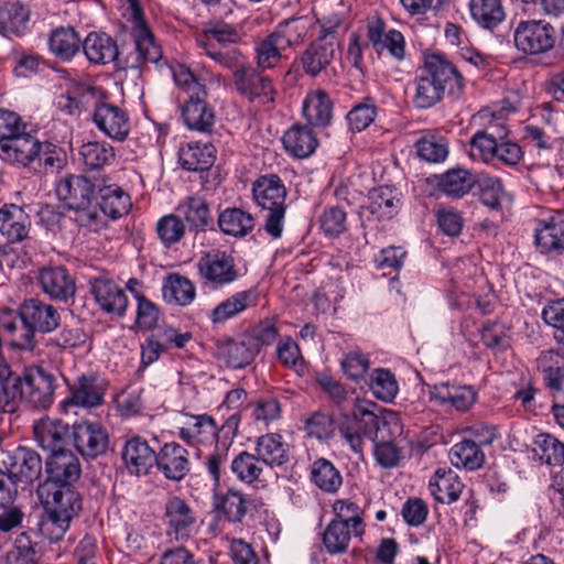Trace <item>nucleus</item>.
I'll return each instance as SVG.
<instances>
[{
    "mask_svg": "<svg viewBox=\"0 0 564 564\" xmlns=\"http://www.w3.org/2000/svg\"><path fill=\"white\" fill-rule=\"evenodd\" d=\"M367 40L362 45L359 43V36L352 33L349 39L348 55L352 61V66L362 70L361 52L371 46L378 55L384 51L397 61L405 57V41L402 33L395 29L386 30V22L382 19L369 21L367 24Z\"/></svg>",
    "mask_w": 564,
    "mask_h": 564,
    "instance_id": "nucleus-6",
    "label": "nucleus"
},
{
    "mask_svg": "<svg viewBox=\"0 0 564 564\" xmlns=\"http://www.w3.org/2000/svg\"><path fill=\"white\" fill-rule=\"evenodd\" d=\"M7 473L17 482H33L42 473V459L40 455L28 447L19 446L3 459Z\"/></svg>",
    "mask_w": 564,
    "mask_h": 564,
    "instance_id": "nucleus-15",
    "label": "nucleus"
},
{
    "mask_svg": "<svg viewBox=\"0 0 564 564\" xmlns=\"http://www.w3.org/2000/svg\"><path fill=\"white\" fill-rule=\"evenodd\" d=\"M19 313L34 332L51 333L58 327L61 321L58 311L39 299L24 301L19 307Z\"/></svg>",
    "mask_w": 564,
    "mask_h": 564,
    "instance_id": "nucleus-21",
    "label": "nucleus"
},
{
    "mask_svg": "<svg viewBox=\"0 0 564 564\" xmlns=\"http://www.w3.org/2000/svg\"><path fill=\"white\" fill-rule=\"evenodd\" d=\"M180 161L184 169L199 173V181L205 186L208 183L212 167V150L207 143L192 142L182 149Z\"/></svg>",
    "mask_w": 564,
    "mask_h": 564,
    "instance_id": "nucleus-35",
    "label": "nucleus"
},
{
    "mask_svg": "<svg viewBox=\"0 0 564 564\" xmlns=\"http://www.w3.org/2000/svg\"><path fill=\"white\" fill-rule=\"evenodd\" d=\"M95 193V185L85 176L69 175L61 180L56 186L58 198L69 209H85L89 207Z\"/></svg>",
    "mask_w": 564,
    "mask_h": 564,
    "instance_id": "nucleus-20",
    "label": "nucleus"
},
{
    "mask_svg": "<svg viewBox=\"0 0 564 564\" xmlns=\"http://www.w3.org/2000/svg\"><path fill=\"white\" fill-rule=\"evenodd\" d=\"M83 51L90 64L106 66L119 61L117 41L105 32H90L82 43Z\"/></svg>",
    "mask_w": 564,
    "mask_h": 564,
    "instance_id": "nucleus-22",
    "label": "nucleus"
},
{
    "mask_svg": "<svg viewBox=\"0 0 564 564\" xmlns=\"http://www.w3.org/2000/svg\"><path fill=\"white\" fill-rule=\"evenodd\" d=\"M267 465L257 455L240 452L231 462V470L240 481L252 484L259 481Z\"/></svg>",
    "mask_w": 564,
    "mask_h": 564,
    "instance_id": "nucleus-52",
    "label": "nucleus"
},
{
    "mask_svg": "<svg viewBox=\"0 0 564 564\" xmlns=\"http://www.w3.org/2000/svg\"><path fill=\"white\" fill-rule=\"evenodd\" d=\"M362 426L366 437L375 444L376 460L383 467H393L400 459V452L393 440L402 434V424L397 413L387 411L382 415L366 414Z\"/></svg>",
    "mask_w": 564,
    "mask_h": 564,
    "instance_id": "nucleus-5",
    "label": "nucleus"
},
{
    "mask_svg": "<svg viewBox=\"0 0 564 564\" xmlns=\"http://www.w3.org/2000/svg\"><path fill=\"white\" fill-rule=\"evenodd\" d=\"M516 46L527 54H540L554 46L555 30L543 20L521 21L514 30Z\"/></svg>",
    "mask_w": 564,
    "mask_h": 564,
    "instance_id": "nucleus-10",
    "label": "nucleus"
},
{
    "mask_svg": "<svg viewBox=\"0 0 564 564\" xmlns=\"http://www.w3.org/2000/svg\"><path fill=\"white\" fill-rule=\"evenodd\" d=\"M449 459L458 468L476 470L482 466L485 454L475 441L464 440L451 448Z\"/></svg>",
    "mask_w": 564,
    "mask_h": 564,
    "instance_id": "nucleus-49",
    "label": "nucleus"
},
{
    "mask_svg": "<svg viewBox=\"0 0 564 564\" xmlns=\"http://www.w3.org/2000/svg\"><path fill=\"white\" fill-rule=\"evenodd\" d=\"M311 480L318 489L327 494L337 492L343 484L339 470L325 458H318L312 464Z\"/></svg>",
    "mask_w": 564,
    "mask_h": 564,
    "instance_id": "nucleus-48",
    "label": "nucleus"
},
{
    "mask_svg": "<svg viewBox=\"0 0 564 564\" xmlns=\"http://www.w3.org/2000/svg\"><path fill=\"white\" fill-rule=\"evenodd\" d=\"M289 47V40H285L279 32L273 31L256 45V57L258 66L264 70L279 66L283 58V51Z\"/></svg>",
    "mask_w": 564,
    "mask_h": 564,
    "instance_id": "nucleus-39",
    "label": "nucleus"
},
{
    "mask_svg": "<svg viewBox=\"0 0 564 564\" xmlns=\"http://www.w3.org/2000/svg\"><path fill=\"white\" fill-rule=\"evenodd\" d=\"M366 414H375L371 411L359 409L352 417L347 419L339 427V433L350 449L360 458L364 453V440L366 429L362 426V420Z\"/></svg>",
    "mask_w": 564,
    "mask_h": 564,
    "instance_id": "nucleus-53",
    "label": "nucleus"
},
{
    "mask_svg": "<svg viewBox=\"0 0 564 564\" xmlns=\"http://www.w3.org/2000/svg\"><path fill=\"white\" fill-rule=\"evenodd\" d=\"M415 147L417 155L426 162H443L448 155V147L443 138L423 137Z\"/></svg>",
    "mask_w": 564,
    "mask_h": 564,
    "instance_id": "nucleus-62",
    "label": "nucleus"
},
{
    "mask_svg": "<svg viewBox=\"0 0 564 564\" xmlns=\"http://www.w3.org/2000/svg\"><path fill=\"white\" fill-rule=\"evenodd\" d=\"M240 276L235 259L225 252L214 253V289L234 283Z\"/></svg>",
    "mask_w": 564,
    "mask_h": 564,
    "instance_id": "nucleus-61",
    "label": "nucleus"
},
{
    "mask_svg": "<svg viewBox=\"0 0 564 564\" xmlns=\"http://www.w3.org/2000/svg\"><path fill=\"white\" fill-rule=\"evenodd\" d=\"M121 457L128 473L134 476L148 475L158 460L155 451L140 436L126 441Z\"/></svg>",
    "mask_w": 564,
    "mask_h": 564,
    "instance_id": "nucleus-19",
    "label": "nucleus"
},
{
    "mask_svg": "<svg viewBox=\"0 0 564 564\" xmlns=\"http://www.w3.org/2000/svg\"><path fill=\"white\" fill-rule=\"evenodd\" d=\"M254 218L240 208H227L218 216L220 230L228 236L245 237L254 228Z\"/></svg>",
    "mask_w": 564,
    "mask_h": 564,
    "instance_id": "nucleus-44",
    "label": "nucleus"
},
{
    "mask_svg": "<svg viewBox=\"0 0 564 564\" xmlns=\"http://www.w3.org/2000/svg\"><path fill=\"white\" fill-rule=\"evenodd\" d=\"M256 453L269 467L282 466L289 460V445L278 433H268L258 437Z\"/></svg>",
    "mask_w": 564,
    "mask_h": 564,
    "instance_id": "nucleus-36",
    "label": "nucleus"
},
{
    "mask_svg": "<svg viewBox=\"0 0 564 564\" xmlns=\"http://www.w3.org/2000/svg\"><path fill=\"white\" fill-rule=\"evenodd\" d=\"M534 243L538 251L545 256L557 257L564 253V219L553 215L536 223Z\"/></svg>",
    "mask_w": 564,
    "mask_h": 564,
    "instance_id": "nucleus-16",
    "label": "nucleus"
},
{
    "mask_svg": "<svg viewBox=\"0 0 564 564\" xmlns=\"http://www.w3.org/2000/svg\"><path fill=\"white\" fill-rule=\"evenodd\" d=\"M35 279L41 291L53 301L66 303L76 293L75 278L62 265L42 267Z\"/></svg>",
    "mask_w": 564,
    "mask_h": 564,
    "instance_id": "nucleus-12",
    "label": "nucleus"
},
{
    "mask_svg": "<svg viewBox=\"0 0 564 564\" xmlns=\"http://www.w3.org/2000/svg\"><path fill=\"white\" fill-rule=\"evenodd\" d=\"M238 90L248 99L257 98L263 101L273 100V86L271 79L263 76V73H235Z\"/></svg>",
    "mask_w": 564,
    "mask_h": 564,
    "instance_id": "nucleus-42",
    "label": "nucleus"
},
{
    "mask_svg": "<svg viewBox=\"0 0 564 564\" xmlns=\"http://www.w3.org/2000/svg\"><path fill=\"white\" fill-rule=\"evenodd\" d=\"M333 102L321 89L310 91L302 101V115L311 127L324 128L333 118Z\"/></svg>",
    "mask_w": 564,
    "mask_h": 564,
    "instance_id": "nucleus-32",
    "label": "nucleus"
},
{
    "mask_svg": "<svg viewBox=\"0 0 564 564\" xmlns=\"http://www.w3.org/2000/svg\"><path fill=\"white\" fill-rule=\"evenodd\" d=\"M214 512L219 520L240 522L247 512V500L239 490L217 492L214 496Z\"/></svg>",
    "mask_w": 564,
    "mask_h": 564,
    "instance_id": "nucleus-34",
    "label": "nucleus"
},
{
    "mask_svg": "<svg viewBox=\"0 0 564 564\" xmlns=\"http://www.w3.org/2000/svg\"><path fill=\"white\" fill-rule=\"evenodd\" d=\"M155 232L161 245L171 248L185 237L186 224L178 213L166 214L158 219Z\"/></svg>",
    "mask_w": 564,
    "mask_h": 564,
    "instance_id": "nucleus-50",
    "label": "nucleus"
},
{
    "mask_svg": "<svg viewBox=\"0 0 564 564\" xmlns=\"http://www.w3.org/2000/svg\"><path fill=\"white\" fill-rule=\"evenodd\" d=\"M30 219L24 209L15 204L0 208V234L10 242H20L28 237Z\"/></svg>",
    "mask_w": 564,
    "mask_h": 564,
    "instance_id": "nucleus-33",
    "label": "nucleus"
},
{
    "mask_svg": "<svg viewBox=\"0 0 564 564\" xmlns=\"http://www.w3.org/2000/svg\"><path fill=\"white\" fill-rule=\"evenodd\" d=\"M333 43H312L301 56L304 70H323L334 58Z\"/></svg>",
    "mask_w": 564,
    "mask_h": 564,
    "instance_id": "nucleus-58",
    "label": "nucleus"
},
{
    "mask_svg": "<svg viewBox=\"0 0 564 564\" xmlns=\"http://www.w3.org/2000/svg\"><path fill=\"white\" fill-rule=\"evenodd\" d=\"M54 389L52 375L41 367L29 369L22 380L7 362H0V412H15L22 399L34 408H47L53 402Z\"/></svg>",
    "mask_w": 564,
    "mask_h": 564,
    "instance_id": "nucleus-1",
    "label": "nucleus"
},
{
    "mask_svg": "<svg viewBox=\"0 0 564 564\" xmlns=\"http://www.w3.org/2000/svg\"><path fill=\"white\" fill-rule=\"evenodd\" d=\"M431 399L443 406L452 408L456 411H466L475 403L476 392L469 386L442 382L432 388Z\"/></svg>",
    "mask_w": 564,
    "mask_h": 564,
    "instance_id": "nucleus-28",
    "label": "nucleus"
},
{
    "mask_svg": "<svg viewBox=\"0 0 564 564\" xmlns=\"http://www.w3.org/2000/svg\"><path fill=\"white\" fill-rule=\"evenodd\" d=\"M46 473L47 478L44 482L73 486L80 476L78 458L70 451L50 454L46 460Z\"/></svg>",
    "mask_w": 564,
    "mask_h": 564,
    "instance_id": "nucleus-24",
    "label": "nucleus"
},
{
    "mask_svg": "<svg viewBox=\"0 0 564 564\" xmlns=\"http://www.w3.org/2000/svg\"><path fill=\"white\" fill-rule=\"evenodd\" d=\"M351 536V529L330 520L322 533V542L328 554L339 555L348 551Z\"/></svg>",
    "mask_w": 564,
    "mask_h": 564,
    "instance_id": "nucleus-56",
    "label": "nucleus"
},
{
    "mask_svg": "<svg viewBox=\"0 0 564 564\" xmlns=\"http://www.w3.org/2000/svg\"><path fill=\"white\" fill-rule=\"evenodd\" d=\"M464 484L456 471L449 467H440L429 481V490L441 503L451 505L459 499Z\"/></svg>",
    "mask_w": 564,
    "mask_h": 564,
    "instance_id": "nucleus-26",
    "label": "nucleus"
},
{
    "mask_svg": "<svg viewBox=\"0 0 564 564\" xmlns=\"http://www.w3.org/2000/svg\"><path fill=\"white\" fill-rule=\"evenodd\" d=\"M104 390L94 376L83 375L70 387V397L62 402L66 410L69 405L95 408L102 403Z\"/></svg>",
    "mask_w": 564,
    "mask_h": 564,
    "instance_id": "nucleus-29",
    "label": "nucleus"
},
{
    "mask_svg": "<svg viewBox=\"0 0 564 564\" xmlns=\"http://www.w3.org/2000/svg\"><path fill=\"white\" fill-rule=\"evenodd\" d=\"M175 84L188 94L183 108V118L192 130L208 133L212 129V111L206 101L207 90L196 78L195 73H173Z\"/></svg>",
    "mask_w": 564,
    "mask_h": 564,
    "instance_id": "nucleus-8",
    "label": "nucleus"
},
{
    "mask_svg": "<svg viewBox=\"0 0 564 564\" xmlns=\"http://www.w3.org/2000/svg\"><path fill=\"white\" fill-rule=\"evenodd\" d=\"M434 177L436 189L454 199L466 196L476 184L474 174L462 167L451 169Z\"/></svg>",
    "mask_w": 564,
    "mask_h": 564,
    "instance_id": "nucleus-31",
    "label": "nucleus"
},
{
    "mask_svg": "<svg viewBox=\"0 0 564 564\" xmlns=\"http://www.w3.org/2000/svg\"><path fill=\"white\" fill-rule=\"evenodd\" d=\"M165 517L176 539L188 536V528L194 523L191 508L178 497L171 498L165 507Z\"/></svg>",
    "mask_w": 564,
    "mask_h": 564,
    "instance_id": "nucleus-46",
    "label": "nucleus"
},
{
    "mask_svg": "<svg viewBox=\"0 0 564 564\" xmlns=\"http://www.w3.org/2000/svg\"><path fill=\"white\" fill-rule=\"evenodd\" d=\"M534 457L547 466L564 465V443L547 433L538 434L532 442Z\"/></svg>",
    "mask_w": 564,
    "mask_h": 564,
    "instance_id": "nucleus-43",
    "label": "nucleus"
},
{
    "mask_svg": "<svg viewBox=\"0 0 564 564\" xmlns=\"http://www.w3.org/2000/svg\"><path fill=\"white\" fill-rule=\"evenodd\" d=\"M216 358L232 369H241L250 365L258 355L257 343L242 336L237 339L225 338L217 343Z\"/></svg>",
    "mask_w": 564,
    "mask_h": 564,
    "instance_id": "nucleus-17",
    "label": "nucleus"
},
{
    "mask_svg": "<svg viewBox=\"0 0 564 564\" xmlns=\"http://www.w3.org/2000/svg\"><path fill=\"white\" fill-rule=\"evenodd\" d=\"M370 389L377 399L392 402L398 394L399 386L390 370L378 368L371 375Z\"/></svg>",
    "mask_w": 564,
    "mask_h": 564,
    "instance_id": "nucleus-59",
    "label": "nucleus"
},
{
    "mask_svg": "<svg viewBox=\"0 0 564 564\" xmlns=\"http://www.w3.org/2000/svg\"><path fill=\"white\" fill-rule=\"evenodd\" d=\"M82 43L78 33L70 26L53 30L48 41L50 50L62 61H69L78 53Z\"/></svg>",
    "mask_w": 564,
    "mask_h": 564,
    "instance_id": "nucleus-47",
    "label": "nucleus"
},
{
    "mask_svg": "<svg viewBox=\"0 0 564 564\" xmlns=\"http://www.w3.org/2000/svg\"><path fill=\"white\" fill-rule=\"evenodd\" d=\"M469 9L473 19L487 30H494L506 18L500 0H470Z\"/></svg>",
    "mask_w": 564,
    "mask_h": 564,
    "instance_id": "nucleus-45",
    "label": "nucleus"
},
{
    "mask_svg": "<svg viewBox=\"0 0 564 564\" xmlns=\"http://www.w3.org/2000/svg\"><path fill=\"white\" fill-rule=\"evenodd\" d=\"M37 496L52 522L63 531L82 509L80 496L73 486L43 482Z\"/></svg>",
    "mask_w": 564,
    "mask_h": 564,
    "instance_id": "nucleus-7",
    "label": "nucleus"
},
{
    "mask_svg": "<svg viewBox=\"0 0 564 564\" xmlns=\"http://www.w3.org/2000/svg\"><path fill=\"white\" fill-rule=\"evenodd\" d=\"M40 153L41 141L28 131L0 144V159L17 169L37 171L35 162Z\"/></svg>",
    "mask_w": 564,
    "mask_h": 564,
    "instance_id": "nucleus-11",
    "label": "nucleus"
},
{
    "mask_svg": "<svg viewBox=\"0 0 564 564\" xmlns=\"http://www.w3.org/2000/svg\"><path fill=\"white\" fill-rule=\"evenodd\" d=\"M557 358L558 355L554 351L543 355V379L545 387L552 391L553 400L564 402V368L554 362Z\"/></svg>",
    "mask_w": 564,
    "mask_h": 564,
    "instance_id": "nucleus-55",
    "label": "nucleus"
},
{
    "mask_svg": "<svg viewBox=\"0 0 564 564\" xmlns=\"http://www.w3.org/2000/svg\"><path fill=\"white\" fill-rule=\"evenodd\" d=\"M155 465L167 479L181 480L189 470L187 451L176 443L165 444L159 454Z\"/></svg>",
    "mask_w": 564,
    "mask_h": 564,
    "instance_id": "nucleus-30",
    "label": "nucleus"
},
{
    "mask_svg": "<svg viewBox=\"0 0 564 564\" xmlns=\"http://www.w3.org/2000/svg\"><path fill=\"white\" fill-rule=\"evenodd\" d=\"M91 294L105 313L117 317L124 316L128 308V296L111 279L99 276L90 282Z\"/></svg>",
    "mask_w": 564,
    "mask_h": 564,
    "instance_id": "nucleus-18",
    "label": "nucleus"
},
{
    "mask_svg": "<svg viewBox=\"0 0 564 564\" xmlns=\"http://www.w3.org/2000/svg\"><path fill=\"white\" fill-rule=\"evenodd\" d=\"M34 437L39 446L50 454L65 451L69 426L57 419H43L34 424Z\"/></svg>",
    "mask_w": 564,
    "mask_h": 564,
    "instance_id": "nucleus-25",
    "label": "nucleus"
},
{
    "mask_svg": "<svg viewBox=\"0 0 564 564\" xmlns=\"http://www.w3.org/2000/svg\"><path fill=\"white\" fill-rule=\"evenodd\" d=\"M541 317L546 325L556 330L555 339L564 346V297L546 303Z\"/></svg>",
    "mask_w": 564,
    "mask_h": 564,
    "instance_id": "nucleus-64",
    "label": "nucleus"
},
{
    "mask_svg": "<svg viewBox=\"0 0 564 564\" xmlns=\"http://www.w3.org/2000/svg\"><path fill=\"white\" fill-rule=\"evenodd\" d=\"M191 231H206L212 219L210 199L207 194H195L181 200L175 207Z\"/></svg>",
    "mask_w": 564,
    "mask_h": 564,
    "instance_id": "nucleus-23",
    "label": "nucleus"
},
{
    "mask_svg": "<svg viewBox=\"0 0 564 564\" xmlns=\"http://www.w3.org/2000/svg\"><path fill=\"white\" fill-rule=\"evenodd\" d=\"M84 164L91 170L101 169L115 160L113 148L105 142H87L80 147Z\"/></svg>",
    "mask_w": 564,
    "mask_h": 564,
    "instance_id": "nucleus-57",
    "label": "nucleus"
},
{
    "mask_svg": "<svg viewBox=\"0 0 564 564\" xmlns=\"http://www.w3.org/2000/svg\"><path fill=\"white\" fill-rule=\"evenodd\" d=\"M252 198L258 207L268 212L264 230L273 239L282 236L285 218L286 188L275 174L259 176L252 184Z\"/></svg>",
    "mask_w": 564,
    "mask_h": 564,
    "instance_id": "nucleus-4",
    "label": "nucleus"
},
{
    "mask_svg": "<svg viewBox=\"0 0 564 564\" xmlns=\"http://www.w3.org/2000/svg\"><path fill=\"white\" fill-rule=\"evenodd\" d=\"M75 94L82 104L94 106L93 120L105 135L115 141L127 139L131 128L129 115L119 106L104 101L105 93L101 88L79 84Z\"/></svg>",
    "mask_w": 564,
    "mask_h": 564,
    "instance_id": "nucleus-3",
    "label": "nucleus"
},
{
    "mask_svg": "<svg viewBox=\"0 0 564 564\" xmlns=\"http://www.w3.org/2000/svg\"><path fill=\"white\" fill-rule=\"evenodd\" d=\"M195 286L178 273L166 275L162 283V296L167 304L186 306L195 299Z\"/></svg>",
    "mask_w": 564,
    "mask_h": 564,
    "instance_id": "nucleus-41",
    "label": "nucleus"
},
{
    "mask_svg": "<svg viewBox=\"0 0 564 564\" xmlns=\"http://www.w3.org/2000/svg\"><path fill=\"white\" fill-rule=\"evenodd\" d=\"M259 297L257 288L232 294L227 300L214 307V323L226 322L247 308L256 306Z\"/></svg>",
    "mask_w": 564,
    "mask_h": 564,
    "instance_id": "nucleus-38",
    "label": "nucleus"
},
{
    "mask_svg": "<svg viewBox=\"0 0 564 564\" xmlns=\"http://www.w3.org/2000/svg\"><path fill=\"white\" fill-rule=\"evenodd\" d=\"M29 10L20 3H7L0 8V30L4 35H21L28 28Z\"/></svg>",
    "mask_w": 564,
    "mask_h": 564,
    "instance_id": "nucleus-51",
    "label": "nucleus"
},
{
    "mask_svg": "<svg viewBox=\"0 0 564 564\" xmlns=\"http://www.w3.org/2000/svg\"><path fill=\"white\" fill-rule=\"evenodd\" d=\"M282 144L290 156L306 159L315 152L318 140L311 127L294 124L284 132Z\"/></svg>",
    "mask_w": 564,
    "mask_h": 564,
    "instance_id": "nucleus-27",
    "label": "nucleus"
},
{
    "mask_svg": "<svg viewBox=\"0 0 564 564\" xmlns=\"http://www.w3.org/2000/svg\"><path fill=\"white\" fill-rule=\"evenodd\" d=\"M519 106L508 98L492 102L473 116L482 130L475 132L469 141V156L474 161L491 162L497 154L498 142L509 135L507 119L516 113Z\"/></svg>",
    "mask_w": 564,
    "mask_h": 564,
    "instance_id": "nucleus-2",
    "label": "nucleus"
},
{
    "mask_svg": "<svg viewBox=\"0 0 564 564\" xmlns=\"http://www.w3.org/2000/svg\"><path fill=\"white\" fill-rule=\"evenodd\" d=\"M73 438L77 451L86 458H96L106 453L109 435L98 422L82 421L73 425Z\"/></svg>",
    "mask_w": 564,
    "mask_h": 564,
    "instance_id": "nucleus-14",
    "label": "nucleus"
},
{
    "mask_svg": "<svg viewBox=\"0 0 564 564\" xmlns=\"http://www.w3.org/2000/svg\"><path fill=\"white\" fill-rule=\"evenodd\" d=\"M399 202L391 188L379 187L370 192L367 208L378 219H389L398 213Z\"/></svg>",
    "mask_w": 564,
    "mask_h": 564,
    "instance_id": "nucleus-54",
    "label": "nucleus"
},
{
    "mask_svg": "<svg viewBox=\"0 0 564 564\" xmlns=\"http://www.w3.org/2000/svg\"><path fill=\"white\" fill-rule=\"evenodd\" d=\"M334 518L332 521L351 529L355 538H361L366 532L364 510L349 499H337L332 505Z\"/></svg>",
    "mask_w": 564,
    "mask_h": 564,
    "instance_id": "nucleus-40",
    "label": "nucleus"
},
{
    "mask_svg": "<svg viewBox=\"0 0 564 564\" xmlns=\"http://www.w3.org/2000/svg\"><path fill=\"white\" fill-rule=\"evenodd\" d=\"M129 20L132 22V36L135 43L137 57L132 64L119 66L117 70L137 69L145 62L156 64L161 59V48L145 22L143 10L138 0H127Z\"/></svg>",
    "mask_w": 564,
    "mask_h": 564,
    "instance_id": "nucleus-9",
    "label": "nucleus"
},
{
    "mask_svg": "<svg viewBox=\"0 0 564 564\" xmlns=\"http://www.w3.org/2000/svg\"><path fill=\"white\" fill-rule=\"evenodd\" d=\"M447 82L463 87L462 73H426L415 83L413 101L417 108L427 109L441 100Z\"/></svg>",
    "mask_w": 564,
    "mask_h": 564,
    "instance_id": "nucleus-13",
    "label": "nucleus"
},
{
    "mask_svg": "<svg viewBox=\"0 0 564 564\" xmlns=\"http://www.w3.org/2000/svg\"><path fill=\"white\" fill-rule=\"evenodd\" d=\"M88 336L79 327H63L46 340V346L56 351L73 350L86 345Z\"/></svg>",
    "mask_w": 564,
    "mask_h": 564,
    "instance_id": "nucleus-60",
    "label": "nucleus"
},
{
    "mask_svg": "<svg viewBox=\"0 0 564 564\" xmlns=\"http://www.w3.org/2000/svg\"><path fill=\"white\" fill-rule=\"evenodd\" d=\"M7 564H37L36 552L26 533H20L6 556Z\"/></svg>",
    "mask_w": 564,
    "mask_h": 564,
    "instance_id": "nucleus-63",
    "label": "nucleus"
},
{
    "mask_svg": "<svg viewBox=\"0 0 564 564\" xmlns=\"http://www.w3.org/2000/svg\"><path fill=\"white\" fill-rule=\"evenodd\" d=\"M99 207L104 215L118 219L131 208L130 196L117 184L99 185Z\"/></svg>",
    "mask_w": 564,
    "mask_h": 564,
    "instance_id": "nucleus-37",
    "label": "nucleus"
}]
</instances>
